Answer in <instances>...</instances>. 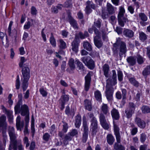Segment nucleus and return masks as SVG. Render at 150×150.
Masks as SVG:
<instances>
[{
  "mask_svg": "<svg viewBox=\"0 0 150 150\" xmlns=\"http://www.w3.org/2000/svg\"><path fill=\"white\" fill-rule=\"evenodd\" d=\"M75 62L77 65V68L81 71H83L84 70L85 67L82 62H80L77 59H75Z\"/></svg>",
  "mask_w": 150,
  "mask_h": 150,
  "instance_id": "nucleus-28",
  "label": "nucleus"
},
{
  "mask_svg": "<svg viewBox=\"0 0 150 150\" xmlns=\"http://www.w3.org/2000/svg\"><path fill=\"white\" fill-rule=\"evenodd\" d=\"M90 130L92 132L93 135H95L98 131V122L97 121L91 122Z\"/></svg>",
  "mask_w": 150,
  "mask_h": 150,
  "instance_id": "nucleus-15",
  "label": "nucleus"
},
{
  "mask_svg": "<svg viewBox=\"0 0 150 150\" xmlns=\"http://www.w3.org/2000/svg\"><path fill=\"white\" fill-rule=\"evenodd\" d=\"M81 60L89 69H93L95 67L94 61L89 56H85L81 58Z\"/></svg>",
  "mask_w": 150,
  "mask_h": 150,
  "instance_id": "nucleus-8",
  "label": "nucleus"
},
{
  "mask_svg": "<svg viewBox=\"0 0 150 150\" xmlns=\"http://www.w3.org/2000/svg\"><path fill=\"white\" fill-rule=\"evenodd\" d=\"M13 24V22L12 21L10 22L8 27V32L9 35H10L11 33V27Z\"/></svg>",
  "mask_w": 150,
  "mask_h": 150,
  "instance_id": "nucleus-61",
  "label": "nucleus"
},
{
  "mask_svg": "<svg viewBox=\"0 0 150 150\" xmlns=\"http://www.w3.org/2000/svg\"><path fill=\"white\" fill-rule=\"evenodd\" d=\"M136 105L132 102H129L128 106L125 111V116L128 119H130L134 113Z\"/></svg>",
  "mask_w": 150,
  "mask_h": 150,
  "instance_id": "nucleus-5",
  "label": "nucleus"
},
{
  "mask_svg": "<svg viewBox=\"0 0 150 150\" xmlns=\"http://www.w3.org/2000/svg\"><path fill=\"white\" fill-rule=\"evenodd\" d=\"M27 59L24 57H22L21 58L20 62L19 64V66L22 67V74L23 78L21 79L22 81V86L23 91H25L28 86V81L30 78V69L27 66H25L24 63L26 61Z\"/></svg>",
  "mask_w": 150,
  "mask_h": 150,
  "instance_id": "nucleus-2",
  "label": "nucleus"
},
{
  "mask_svg": "<svg viewBox=\"0 0 150 150\" xmlns=\"http://www.w3.org/2000/svg\"><path fill=\"white\" fill-rule=\"evenodd\" d=\"M50 42L52 46L55 47L56 46L55 40L52 35H51L50 39Z\"/></svg>",
  "mask_w": 150,
  "mask_h": 150,
  "instance_id": "nucleus-42",
  "label": "nucleus"
},
{
  "mask_svg": "<svg viewBox=\"0 0 150 150\" xmlns=\"http://www.w3.org/2000/svg\"><path fill=\"white\" fill-rule=\"evenodd\" d=\"M17 125L16 124V126L17 130H20V131L21 130V129L23 128L24 125V122L23 121H21V122Z\"/></svg>",
  "mask_w": 150,
  "mask_h": 150,
  "instance_id": "nucleus-49",
  "label": "nucleus"
},
{
  "mask_svg": "<svg viewBox=\"0 0 150 150\" xmlns=\"http://www.w3.org/2000/svg\"><path fill=\"white\" fill-rule=\"evenodd\" d=\"M6 117L4 115L0 117V132L2 131L4 136L6 135V130L7 124L6 122Z\"/></svg>",
  "mask_w": 150,
  "mask_h": 150,
  "instance_id": "nucleus-10",
  "label": "nucleus"
},
{
  "mask_svg": "<svg viewBox=\"0 0 150 150\" xmlns=\"http://www.w3.org/2000/svg\"><path fill=\"white\" fill-rule=\"evenodd\" d=\"M127 61L130 66H133L136 63V58L133 56H129L127 59Z\"/></svg>",
  "mask_w": 150,
  "mask_h": 150,
  "instance_id": "nucleus-21",
  "label": "nucleus"
},
{
  "mask_svg": "<svg viewBox=\"0 0 150 150\" xmlns=\"http://www.w3.org/2000/svg\"><path fill=\"white\" fill-rule=\"evenodd\" d=\"M137 59V63L139 64H142L145 60L140 55L138 56Z\"/></svg>",
  "mask_w": 150,
  "mask_h": 150,
  "instance_id": "nucleus-47",
  "label": "nucleus"
},
{
  "mask_svg": "<svg viewBox=\"0 0 150 150\" xmlns=\"http://www.w3.org/2000/svg\"><path fill=\"white\" fill-rule=\"evenodd\" d=\"M83 132L82 137V141L83 143H85L87 141L88 139V128L87 122L86 120V118L85 116H83Z\"/></svg>",
  "mask_w": 150,
  "mask_h": 150,
  "instance_id": "nucleus-9",
  "label": "nucleus"
},
{
  "mask_svg": "<svg viewBox=\"0 0 150 150\" xmlns=\"http://www.w3.org/2000/svg\"><path fill=\"white\" fill-rule=\"evenodd\" d=\"M123 34L125 37L131 38L134 36V33L132 30L126 29L123 30Z\"/></svg>",
  "mask_w": 150,
  "mask_h": 150,
  "instance_id": "nucleus-18",
  "label": "nucleus"
},
{
  "mask_svg": "<svg viewBox=\"0 0 150 150\" xmlns=\"http://www.w3.org/2000/svg\"><path fill=\"white\" fill-rule=\"evenodd\" d=\"M56 132L55 126L54 125H52L51 127L50 133L52 134H54Z\"/></svg>",
  "mask_w": 150,
  "mask_h": 150,
  "instance_id": "nucleus-58",
  "label": "nucleus"
},
{
  "mask_svg": "<svg viewBox=\"0 0 150 150\" xmlns=\"http://www.w3.org/2000/svg\"><path fill=\"white\" fill-rule=\"evenodd\" d=\"M72 50L75 52L77 53L78 50L79 44L76 40H74L71 44Z\"/></svg>",
  "mask_w": 150,
  "mask_h": 150,
  "instance_id": "nucleus-29",
  "label": "nucleus"
},
{
  "mask_svg": "<svg viewBox=\"0 0 150 150\" xmlns=\"http://www.w3.org/2000/svg\"><path fill=\"white\" fill-rule=\"evenodd\" d=\"M142 74L145 79L147 78L148 76L150 75V65H147L144 69Z\"/></svg>",
  "mask_w": 150,
  "mask_h": 150,
  "instance_id": "nucleus-20",
  "label": "nucleus"
},
{
  "mask_svg": "<svg viewBox=\"0 0 150 150\" xmlns=\"http://www.w3.org/2000/svg\"><path fill=\"white\" fill-rule=\"evenodd\" d=\"M65 112L66 114L68 115H69L70 114L73 116L74 115V110H71L70 112V108L68 106H67L66 107Z\"/></svg>",
  "mask_w": 150,
  "mask_h": 150,
  "instance_id": "nucleus-45",
  "label": "nucleus"
},
{
  "mask_svg": "<svg viewBox=\"0 0 150 150\" xmlns=\"http://www.w3.org/2000/svg\"><path fill=\"white\" fill-rule=\"evenodd\" d=\"M122 100L123 101L126 99L127 90L125 89H122Z\"/></svg>",
  "mask_w": 150,
  "mask_h": 150,
  "instance_id": "nucleus-57",
  "label": "nucleus"
},
{
  "mask_svg": "<svg viewBox=\"0 0 150 150\" xmlns=\"http://www.w3.org/2000/svg\"><path fill=\"white\" fill-rule=\"evenodd\" d=\"M138 131L137 128L135 127L133 128L131 131V134L132 135H134L136 134Z\"/></svg>",
  "mask_w": 150,
  "mask_h": 150,
  "instance_id": "nucleus-64",
  "label": "nucleus"
},
{
  "mask_svg": "<svg viewBox=\"0 0 150 150\" xmlns=\"http://www.w3.org/2000/svg\"><path fill=\"white\" fill-rule=\"evenodd\" d=\"M139 16L140 19L142 21L145 22L147 20V17L144 13H139Z\"/></svg>",
  "mask_w": 150,
  "mask_h": 150,
  "instance_id": "nucleus-37",
  "label": "nucleus"
},
{
  "mask_svg": "<svg viewBox=\"0 0 150 150\" xmlns=\"http://www.w3.org/2000/svg\"><path fill=\"white\" fill-rule=\"evenodd\" d=\"M75 125L76 128H79L81 124V118L80 115L78 114L75 117Z\"/></svg>",
  "mask_w": 150,
  "mask_h": 150,
  "instance_id": "nucleus-23",
  "label": "nucleus"
},
{
  "mask_svg": "<svg viewBox=\"0 0 150 150\" xmlns=\"http://www.w3.org/2000/svg\"><path fill=\"white\" fill-rule=\"evenodd\" d=\"M111 113L113 119L116 120L119 119L120 115L117 110L115 108H114L111 111Z\"/></svg>",
  "mask_w": 150,
  "mask_h": 150,
  "instance_id": "nucleus-25",
  "label": "nucleus"
},
{
  "mask_svg": "<svg viewBox=\"0 0 150 150\" xmlns=\"http://www.w3.org/2000/svg\"><path fill=\"white\" fill-rule=\"evenodd\" d=\"M20 86L19 78L18 75L17 76V79L16 80V88L17 89H18L19 88Z\"/></svg>",
  "mask_w": 150,
  "mask_h": 150,
  "instance_id": "nucleus-55",
  "label": "nucleus"
},
{
  "mask_svg": "<svg viewBox=\"0 0 150 150\" xmlns=\"http://www.w3.org/2000/svg\"><path fill=\"white\" fill-rule=\"evenodd\" d=\"M63 125L62 131L66 133L67 131V129L68 128V124L65 122H63Z\"/></svg>",
  "mask_w": 150,
  "mask_h": 150,
  "instance_id": "nucleus-52",
  "label": "nucleus"
},
{
  "mask_svg": "<svg viewBox=\"0 0 150 150\" xmlns=\"http://www.w3.org/2000/svg\"><path fill=\"white\" fill-rule=\"evenodd\" d=\"M146 138V135L144 133H142L141 134L140 136V141L141 142L144 143L145 141Z\"/></svg>",
  "mask_w": 150,
  "mask_h": 150,
  "instance_id": "nucleus-50",
  "label": "nucleus"
},
{
  "mask_svg": "<svg viewBox=\"0 0 150 150\" xmlns=\"http://www.w3.org/2000/svg\"><path fill=\"white\" fill-rule=\"evenodd\" d=\"M74 60L72 58L69 59V61L68 64L70 67L71 69L73 70H74L75 67V66L74 64Z\"/></svg>",
  "mask_w": 150,
  "mask_h": 150,
  "instance_id": "nucleus-36",
  "label": "nucleus"
},
{
  "mask_svg": "<svg viewBox=\"0 0 150 150\" xmlns=\"http://www.w3.org/2000/svg\"><path fill=\"white\" fill-rule=\"evenodd\" d=\"M134 122L140 128H144L146 126V123L145 122L139 117H136L134 119Z\"/></svg>",
  "mask_w": 150,
  "mask_h": 150,
  "instance_id": "nucleus-14",
  "label": "nucleus"
},
{
  "mask_svg": "<svg viewBox=\"0 0 150 150\" xmlns=\"http://www.w3.org/2000/svg\"><path fill=\"white\" fill-rule=\"evenodd\" d=\"M88 114L89 117L91 118V122L97 121L96 118L94 116V114L93 113H90Z\"/></svg>",
  "mask_w": 150,
  "mask_h": 150,
  "instance_id": "nucleus-60",
  "label": "nucleus"
},
{
  "mask_svg": "<svg viewBox=\"0 0 150 150\" xmlns=\"http://www.w3.org/2000/svg\"><path fill=\"white\" fill-rule=\"evenodd\" d=\"M102 127L105 129L108 130L109 128L110 124L107 121L100 124Z\"/></svg>",
  "mask_w": 150,
  "mask_h": 150,
  "instance_id": "nucleus-46",
  "label": "nucleus"
},
{
  "mask_svg": "<svg viewBox=\"0 0 150 150\" xmlns=\"http://www.w3.org/2000/svg\"><path fill=\"white\" fill-rule=\"evenodd\" d=\"M51 12L53 13L56 14L58 13V11L57 7L52 6L51 8Z\"/></svg>",
  "mask_w": 150,
  "mask_h": 150,
  "instance_id": "nucleus-59",
  "label": "nucleus"
},
{
  "mask_svg": "<svg viewBox=\"0 0 150 150\" xmlns=\"http://www.w3.org/2000/svg\"><path fill=\"white\" fill-rule=\"evenodd\" d=\"M142 110L144 113H150V108L147 106H143L142 107Z\"/></svg>",
  "mask_w": 150,
  "mask_h": 150,
  "instance_id": "nucleus-44",
  "label": "nucleus"
},
{
  "mask_svg": "<svg viewBox=\"0 0 150 150\" xmlns=\"http://www.w3.org/2000/svg\"><path fill=\"white\" fill-rule=\"evenodd\" d=\"M102 68L104 75L106 77H108L109 76V72L110 71V67L108 64H104Z\"/></svg>",
  "mask_w": 150,
  "mask_h": 150,
  "instance_id": "nucleus-22",
  "label": "nucleus"
},
{
  "mask_svg": "<svg viewBox=\"0 0 150 150\" xmlns=\"http://www.w3.org/2000/svg\"><path fill=\"white\" fill-rule=\"evenodd\" d=\"M39 91L40 94L42 95L43 96L45 97L47 96V92L43 88H40V89Z\"/></svg>",
  "mask_w": 150,
  "mask_h": 150,
  "instance_id": "nucleus-56",
  "label": "nucleus"
},
{
  "mask_svg": "<svg viewBox=\"0 0 150 150\" xmlns=\"http://www.w3.org/2000/svg\"><path fill=\"white\" fill-rule=\"evenodd\" d=\"M100 109L101 110V113H102L105 115H110L108 106L107 104L103 103Z\"/></svg>",
  "mask_w": 150,
  "mask_h": 150,
  "instance_id": "nucleus-17",
  "label": "nucleus"
},
{
  "mask_svg": "<svg viewBox=\"0 0 150 150\" xmlns=\"http://www.w3.org/2000/svg\"><path fill=\"white\" fill-rule=\"evenodd\" d=\"M91 79L90 74L88 73L85 77V89L86 91H88L89 88Z\"/></svg>",
  "mask_w": 150,
  "mask_h": 150,
  "instance_id": "nucleus-16",
  "label": "nucleus"
},
{
  "mask_svg": "<svg viewBox=\"0 0 150 150\" xmlns=\"http://www.w3.org/2000/svg\"><path fill=\"white\" fill-rule=\"evenodd\" d=\"M122 28L120 27H117L115 30L118 34H121L122 32Z\"/></svg>",
  "mask_w": 150,
  "mask_h": 150,
  "instance_id": "nucleus-62",
  "label": "nucleus"
},
{
  "mask_svg": "<svg viewBox=\"0 0 150 150\" xmlns=\"http://www.w3.org/2000/svg\"><path fill=\"white\" fill-rule=\"evenodd\" d=\"M104 115L102 113H100L99 114V118L100 124L107 121Z\"/></svg>",
  "mask_w": 150,
  "mask_h": 150,
  "instance_id": "nucleus-43",
  "label": "nucleus"
},
{
  "mask_svg": "<svg viewBox=\"0 0 150 150\" xmlns=\"http://www.w3.org/2000/svg\"><path fill=\"white\" fill-rule=\"evenodd\" d=\"M78 132L75 129H72L67 134L64 135V139L63 141V143L65 146L69 144V141L72 140L73 137L76 136L78 135Z\"/></svg>",
  "mask_w": 150,
  "mask_h": 150,
  "instance_id": "nucleus-6",
  "label": "nucleus"
},
{
  "mask_svg": "<svg viewBox=\"0 0 150 150\" xmlns=\"http://www.w3.org/2000/svg\"><path fill=\"white\" fill-rule=\"evenodd\" d=\"M118 143H115L113 147L115 150H125V147L121 144H119Z\"/></svg>",
  "mask_w": 150,
  "mask_h": 150,
  "instance_id": "nucleus-32",
  "label": "nucleus"
},
{
  "mask_svg": "<svg viewBox=\"0 0 150 150\" xmlns=\"http://www.w3.org/2000/svg\"><path fill=\"white\" fill-rule=\"evenodd\" d=\"M58 44L59 49L62 50L65 49L67 47L66 43L62 39H60L58 41Z\"/></svg>",
  "mask_w": 150,
  "mask_h": 150,
  "instance_id": "nucleus-27",
  "label": "nucleus"
},
{
  "mask_svg": "<svg viewBox=\"0 0 150 150\" xmlns=\"http://www.w3.org/2000/svg\"><path fill=\"white\" fill-rule=\"evenodd\" d=\"M83 47L84 49L88 51H91L92 50V47L91 45L87 42L83 43Z\"/></svg>",
  "mask_w": 150,
  "mask_h": 150,
  "instance_id": "nucleus-34",
  "label": "nucleus"
},
{
  "mask_svg": "<svg viewBox=\"0 0 150 150\" xmlns=\"http://www.w3.org/2000/svg\"><path fill=\"white\" fill-rule=\"evenodd\" d=\"M94 96L96 99L100 102L102 101L101 94L100 92L97 90L94 92Z\"/></svg>",
  "mask_w": 150,
  "mask_h": 150,
  "instance_id": "nucleus-31",
  "label": "nucleus"
},
{
  "mask_svg": "<svg viewBox=\"0 0 150 150\" xmlns=\"http://www.w3.org/2000/svg\"><path fill=\"white\" fill-rule=\"evenodd\" d=\"M114 129L117 142L120 143L121 142L120 129L118 125L113 122Z\"/></svg>",
  "mask_w": 150,
  "mask_h": 150,
  "instance_id": "nucleus-13",
  "label": "nucleus"
},
{
  "mask_svg": "<svg viewBox=\"0 0 150 150\" xmlns=\"http://www.w3.org/2000/svg\"><path fill=\"white\" fill-rule=\"evenodd\" d=\"M84 107L86 110L89 111H91L92 108L91 101L87 99H86L84 101Z\"/></svg>",
  "mask_w": 150,
  "mask_h": 150,
  "instance_id": "nucleus-19",
  "label": "nucleus"
},
{
  "mask_svg": "<svg viewBox=\"0 0 150 150\" xmlns=\"http://www.w3.org/2000/svg\"><path fill=\"white\" fill-rule=\"evenodd\" d=\"M107 141L109 144L112 145L115 140L114 137L111 134H108L107 137Z\"/></svg>",
  "mask_w": 150,
  "mask_h": 150,
  "instance_id": "nucleus-30",
  "label": "nucleus"
},
{
  "mask_svg": "<svg viewBox=\"0 0 150 150\" xmlns=\"http://www.w3.org/2000/svg\"><path fill=\"white\" fill-rule=\"evenodd\" d=\"M120 46V52L119 55L121 57H122V55L125 54L127 50L126 45L125 42L122 41L121 39L120 38H117L116 42L115 43L113 44V50H115V53L118 52V50H117V47Z\"/></svg>",
  "mask_w": 150,
  "mask_h": 150,
  "instance_id": "nucleus-3",
  "label": "nucleus"
},
{
  "mask_svg": "<svg viewBox=\"0 0 150 150\" xmlns=\"http://www.w3.org/2000/svg\"><path fill=\"white\" fill-rule=\"evenodd\" d=\"M50 136L49 134L46 133L43 136L42 138L44 140L46 141H48L49 140Z\"/></svg>",
  "mask_w": 150,
  "mask_h": 150,
  "instance_id": "nucleus-51",
  "label": "nucleus"
},
{
  "mask_svg": "<svg viewBox=\"0 0 150 150\" xmlns=\"http://www.w3.org/2000/svg\"><path fill=\"white\" fill-rule=\"evenodd\" d=\"M106 6L107 10L109 14H113L115 13L114 7L111 4L107 3Z\"/></svg>",
  "mask_w": 150,
  "mask_h": 150,
  "instance_id": "nucleus-26",
  "label": "nucleus"
},
{
  "mask_svg": "<svg viewBox=\"0 0 150 150\" xmlns=\"http://www.w3.org/2000/svg\"><path fill=\"white\" fill-rule=\"evenodd\" d=\"M139 38L140 40L144 41L147 39V35L144 33L141 32L139 33Z\"/></svg>",
  "mask_w": 150,
  "mask_h": 150,
  "instance_id": "nucleus-41",
  "label": "nucleus"
},
{
  "mask_svg": "<svg viewBox=\"0 0 150 150\" xmlns=\"http://www.w3.org/2000/svg\"><path fill=\"white\" fill-rule=\"evenodd\" d=\"M31 14L33 15H36L37 13V10L34 6H32L31 8Z\"/></svg>",
  "mask_w": 150,
  "mask_h": 150,
  "instance_id": "nucleus-53",
  "label": "nucleus"
},
{
  "mask_svg": "<svg viewBox=\"0 0 150 150\" xmlns=\"http://www.w3.org/2000/svg\"><path fill=\"white\" fill-rule=\"evenodd\" d=\"M86 6L85 9V11L86 14H88L90 13L92 10L91 9L90 5V1H88L86 2Z\"/></svg>",
  "mask_w": 150,
  "mask_h": 150,
  "instance_id": "nucleus-35",
  "label": "nucleus"
},
{
  "mask_svg": "<svg viewBox=\"0 0 150 150\" xmlns=\"http://www.w3.org/2000/svg\"><path fill=\"white\" fill-rule=\"evenodd\" d=\"M112 75L111 80L110 79H108L107 80V85H109L112 86V85H115L117 82V74L115 70H112Z\"/></svg>",
  "mask_w": 150,
  "mask_h": 150,
  "instance_id": "nucleus-12",
  "label": "nucleus"
},
{
  "mask_svg": "<svg viewBox=\"0 0 150 150\" xmlns=\"http://www.w3.org/2000/svg\"><path fill=\"white\" fill-rule=\"evenodd\" d=\"M5 113L7 115L9 122H12L13 120V116L12 115V112L10 110H8Z\"/></svg>",
  "mask_w": 150,
  "mask_h": 150,
  "instance_id": "nucleus-38",
  "label": "nucleus"
},
{
  "mask_svg": "<svg viewBox=\"0 0 150 150\" xmlns=\"http://www.w3.org/2000/svg\"><path fill=\"white\" fill-rule=\"evenodd\" d=\"M69 22L74 28H77V23L76 21L72 17L69 18Z\"/></svg>",
  "mask_w": 150,
  "mask_h": 150,
  "instance_id": "nucleus-33",
  "label": "nucleus"
},
{
  "mask_svg": "<svg viewBox=\"0 0 150 150\" xmlns=\"http://www.w3.org/2000/svg\"><path fill=\"white\" fill-rule=\"evenodd\" d=\"M8 132L10 138L11 143L9 150H23V148L21 142H18L16 138L17 134L16 133L14 128L9 126L8 129Z\"/></svg>",
  "mask_w": 150,
  "mask_h": 150,
  "instance_id": "nucleus-1",
  "label": "nucleus"
},
{
  "mask_svg": "<svg viewBox=\"0 0 150 150\" xmlns=\"http://www.w3.org/2000/svg\"><path fill=\"white\" fill-rule=\"evenodd\" d=\"M22 102L21 100H18L17 104L14 108L15 114L21 112L22 116H25L29 113L28 108V106L26 105H23L21 106Z\"/></svg>",
  "mask_w": 150,
  "mask_h": 150,
  "instance_id": "nucleus-4",
  "label": "nucleus"
},
{
  "mask_svg": "<svg viewBox=\"0 0 150 150\" xmlns=\"http://www.w3.org/2000/svg\"><path fill=\"white\" fill-rule=\"evenodd\" d=\"M147 147V145L146 144H144L141 145L139 147V150H146Z\"/></svg>",
  "mask_w": 150,
  "mask_h": 150,
  "instance_id": "nucleus-63",
  "label": "nucleus"
},
{
  "mask_svg": "<svg viewBox=\"0 0 150 150\" xmlns=\"http://www.w3.org/2000/svg\"><path fill=\"white\" fill-rule=\"evenodd\" d=\"M100 38H98L97 36H95L94 38V42L96 46L98 48H100L103 45V42Z\"/></svg>",
  "mask_w": 150,
  "mask_h": 150,
  "instance_id": "nucleus-24",
  "label": "nucleus"
},
{
  "mask_svg": "<svg viewBox=\"0 0 150 150\" xmlns=\"http://www.w3.org/2000/svg\"><path fill=\"white\" fill-rule=\"evenodd\" d=\"M117 76L119 81H122L123 79V74L122 72L120 71H118Z\"/></svg>",
  "mask_w": 150,
  "mask_h": 150,
  "instance_id": "nucleus-54",
  "label": "nucleus"
},
{
  "mask_svg": "<svg viewBox=\"0 0 150 150\" xmlns=\"http://www.w3.org/2000/svg\"><path fill=\"white\" fill-rule=\"evenodd\" d=\"M119 12L118 15V19L119 24L122 27H124L125 23L127 21V18L124 17L125 13L124 8L122 6H120L119 8Z\"/></svg>",
  "mask_w": 150,
  "mask_h": 150,
  "instance_id": "nucleus-7",
  "label": "nucleus"
},
{
  "mask_svg": "<svg viewBox=\"0 0 150 150\" xmlns=\"http://www.w3.org/2000/svg\"><path fill=\"white\" fill-rule=\"evenodd\" d=\"M69 96L66 95H63L61 96L59 101H62L65 103L68 102L69 100Z\"/></svg>",
  "mask_w": 150,
  "mask_h": 150,
  "instance_id": "nucleus-39",
  "label": "nucleus"
},
{
  "mask_svg": "<svg viewBox=\"0 0 150 150\" xmlns=\"http://www.w3.org/2000/svg\"><path fill=\"white\" fill-rule=\"evenodd\" d=\"M113 90L112 86L109 85H106L105 96L108 101H112L113 100Z\"/></svg>",
  "mask_w": 150,
  "mask_h": 150,
  "instance_id": "nucleus-11",
  "label": "nucleus"
},
{
  "mask_svg": "<svg viewBox=\"0 0 150 150\" xmlns=\"http://www.w3.org/2000/svg\"><path fill=\"white\" fill-rule=\"evenodd\" d=\"M129 81L130 83L134 86H138L139 85L138 82L135 79L133 78H131L129 79Z\"/></svg>",
  "mask_w": 150,
  "mask_h": 150,
  "instance_id": "nucleus-48",
  "label": "nucleus"
},
{
  "mask_svg": "<svg viewBox=\"0 0 150 150\" xmlns=\"http://www.w3.org/2000/svg\"><path fill=\"white\" fill-rule=\"evenodd\" d=\"M64 7L70 8L72 6L71 0H68L65 1L64 4Z\"/></svg>",
  "mask_w": 150,
  "mask_h": 150,
  "instance_id": "nucleus-40",
  "label": "nucleus"
}]
</instances>
